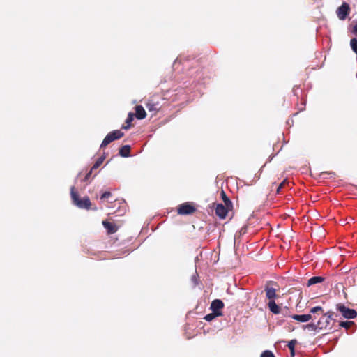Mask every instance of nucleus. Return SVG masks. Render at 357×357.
I'll return each instance as SVG.
<instances>
[{"instance_id": "nucleus-1", "label": "nucleus", "mask_w": 357, "mask_h": 357, "mask_svg": "<svg viewBox=\"0 0 357 357\" xmlns=\"http://www.w3.org/2000/svg\"><path fill=\"white\" fill-rule=\"evenodd\" d=\"M337 317V314L330 310L323 314V316L318 320L317 324L320 330L331 329L335 322V317Z\"/></svg>"}, {"instance_id": "nucleus-2", "label": "nucleus", "mask_w": 357, "mask_h": 357, "mask_svg": "<svg viewBox=\"0 0 357 357\" xmlns=\"http://www.w3.org/2000/svg\"><path fill=\"white\" fill-rule=\"evenodd\" d=\"M70 196L74 205L82 209H89L91 201L88 197L80 199L78 193L75 191V187L70 188Z\"/></svg>"}, {"instance_id": "nucleus-3", "label": "nucleus", "mask_w": 357, "mask_h": 357, "mask_svg": "<svg viewBox=\"0 0 357 357\" xmlns=\"http://www.w3.org/2000/svg\"><path fill=\"white\" fill-rule=\"evenodd\" d=\"M336 310L342 314L343 318L347 319H352L357 317V312L354 309H351L343 303L337 304Z\"/></svg>"}, {"instance_id": "nucleus-4", "label": "nucleus", "mask_w": 357, "mask_h": 357, "mask_svg": "<svg viewBox=\"0 0 357 357\" xmlns=\"http://www.w3.org/2000/svg\"><path fill=\"white\" fill-rule=\"evenodd\" d=\"M123 135L124 133L119 130H115L109 132L102 142L100 147L102 148L107 146L112 142L120 139Z\"/></svg>"}, {"instance_id": "nucleus-5", "label": "nucleus", "mask_w": 357, "mask_h": 357, "mask_svg": "<svg viewBox=\"0 0 357 357\" xmlns=\"http://www.w3.org/2000/svg\"><path fill=\"white\" fill-rule=\"evenodd\" d=\"M349 5L346 2H343L342 4L337 9V15L340 20H344L349 15Z\"/></svg>"}, {"instance_id": "nucleus-6", "label": "nucleus", "mask_w": 357, "mask_h": 357, "mask_svg": "<svg viewBox=\"0 0 357 357\" xmlns=\"http://www.w3.org/2000/svg\"><path fill=\"white\" fill-rule=\"evenodd\" d=\"M195 208L189 203H184L179 206L178 213L180 215H190L195 211Z\"/></svg>"}, {"instance_id": "nucleus-7", "label": "nucleus", "mask_w": 357, "mask_h": 357, "mask_svg": "<svg viewBox=\"0 0 357 357\" xmlns=\"http://www.w3.org/2000/svg\"><path fill=\"white\" fill-rule=\"evenodd\" d=\"M224 303L220 299H215L211 302L210 309L216 313H222L220 310L223 308Z\"/></svg>"}, {"instance_id": "nucleus-8", "label": "nucleus", "mask_w": 357, "mask_h": 357, "mask_svg": "<svg viewBox=\"0 0 357 357\" xmlns=\"http://www.w3.org/2000/svg\"><path fill=\"white\" fill-rule=\"evenodd\" d=\"M227 208L222 204H218L215 208V214L221 219L225 218L228 213Z\"/></svg>"}, {"instance_id": "nucleus-9", "label": "nucleus", "mask_w": 357, "mask_h": 357, "mask_svg": "<svg viewBox=\"0 0 357 357\" xmlns=\"http://www.w3.org/2000/svg\"><path fill=\"white\" fill-rule=\"evenodd\" d=\"M264 289L266 291V297L269 300V301H275V298L277 297L276 289L273 287H270L268 285L265 286Z\"/></svg>"}, {"instance_id": "nucleus-10", "label": "nucleus", "mask_w": 357, "mask_h": 357, "mask_svg": "<svg viewBox=\"0 0 357 357\" xmlns=\"http://www.w3.org/2000/svg\"><path fill=\"white\" fill-rule=\"evenodd\" d=\"M102 225L104 227L107 229L108 234H114L118 230V227L113 222L105 220L102 222Z\"/></svg>"}, {"instance_id": "nucleus-11", "label": "nucleus", "mask_w": 357, "mask_h": 357, "mask_svg": "<svg viewBox=\"0 0 357 357\" xmlns=\"http://www.w3.org/2000/svg\"><path fill=\"white\" fill-rule=\"evenodd\" d=\"M291 318L298 321L305 323L312 319V316L311 314H294L291 316Z\"/></svg>"}, {"instance_id": "nucleus-12", "label": "nucleus", "mask_w": 357, "mask_h": 357, "mask_svg": "<svg viewBox=\"0 0 357 357\" xmlns=\"http://www.w3.org/2000/svg\"><path fill=\"white\" fill-rule=\"evenodd\" d=\"M146 116V111L142 105H137L135 107V116L137 119L142 120Z\"/></svg>"}, {"instance_id": "nucleus-13", "label": "nucleus", "mask_w": 357, "mask_h": 357, "mask_svg": "<svg viewBox=\"0 0 357 357\" xmlns=\"http://www.w3.org/2000/svg\"><path fill=\"white\" fill-rule=\"evenodd\" d=\"M269 310L274 314L280 313V307L276 304L275 301H269L268 303Z\"/></svg>"}, {"instance_id": "nucleus-14", "label": "nucleus", "mask_w": 357, "mask_h": 357, "mask_svg": "<svg viewBox=\"0 0 357 357\" xmlns=\"http://www.w3.org/2000/svg\"><path fill=\"white\" fill-rule=\"evenodd\" d=\"M324 281V278L321 276H313L310 278L307 283V287H310L312 285L321 283Z\"/></svg>"}, {"instance_id": "nucleus-15", "label": "nucleus", "mask_w": 357, "mask_h": 357, "mask_svg": "<svg viewBox=\"0 0 357 357\" xmlns=\"http://www.w3.org/2000/svg\"><path fill=\"white\" fill-rule=\"evenodd\" d=\"M130 145H124L120 148L119 153L123 158H128L130 156Z\"/></svg>"}, {"instance_id": "nucleus-16", "label": "nucleus", "mask_w": 357, "mask_h": 357, "mask_svg": "<svg viewBox=\"0 0 357 357\" xmlns=\"http://www.w3.org/2000/svg\"><path fill=\"white\" fill-rule=\"evenodd\" d=\"M146 108L149 112H157L160 109L158 102H153V101H149L146 104Z\"/></svg>"}, {"instance_id": "nucleus-17", "label": "nucleus", "mask_w": 357, "mask_h": 357, "mask_svg": "<svg viewBox=\"0 0 357 357\" xmlns=\"http://www.w3.org/2000/svg\"><path fill=\"white\" fill-rule=\"evenodd\" d=\"M303 329L308 330L310 331L319 332L320 331L318 324L310 323L303 326Z\"/></svg>"}, {"instance_id": "nucleus-18", "label": "nucleus", "mask_w": 357, "mask_h": 357, "mask_svg": "<svg viewBox=\"0 0 357 357\" xmlns=\"http://www.w3.org/2000/svg\"><path fill=\"white\" fill-rule=\"evenodd\" d=\"M221 315H222V313H216V312H214L212 311L211 313L206 314L204 317V319L207 321H211L213 320L215 317L221 316Z\"/></svg>"}, {"instance_id": "nucleus-19", "label": "nucleus", "mask_w": 357, "mask_h": 357, "mask_svg": "<svg viewBox=\"0 0 357 357\" xmlns=\"http://www.w3.org/2000/svg\"><path fill=\"white\" fill-rule=\"evenodd\" d=\"M104 160H105L104 156H101V157L98 158L97 159V160L95 162V163L93 164V165L92 166L91 170H95V169H98L101 165V164L103 162Z\"/></svg>"}, {"instance_id": "nucleus-20", "label": "nucleus", "mask_w": 357, "mask_h": 357, "mask_svg": "<svg viewBox=\"0 0 357 357\" xmlns=\"http://www.w3.org/2000/svg\"><path fill=\"white\" fill-rule=\"evenodd\" d=\"M353 324H354V322L352 321H342L340 322L339 326L348 329Z\"/></svg>"}, {"instance_id": "nucleus-21", "label": "nucleus", "mask_w": 357, "mask_h": 357, "mask_svg": "<svg viewBox=\"0 0 357 357\" xmlns=\"http://www.w3.org/2000/svg\"><path fill=\"white\" fill-rule=\"evenodd\" d=\"M350 46L353 52H357V38H353L350 40Z\"/></svg>"}, {"instance_id": "nucleus-22", "label": "nucleus", "mask_w": 357, "mask_h": 357, "mask_svg": "<svg viewBox=\"0 0 357 357\" xmlns=\"http://www.w3.org/2000/svg\"><path fill=\"white\" fill-rule=\"evenodd\" d=\"M222 199H223L225 206L227 207L231 206L232 203H231V200L226 196L224 191H222Z\"/></svg>"}, {"instance_id": "nucleus-23", "label": "nucleus", "mask_w": 357, "mask_h": 357, "mask_svg": "<svg viewBox=\"0 0 357 357\" xmlns=\"http://www.w3.org/2000/svg\"><path fill=\"white\" fill-rule=\"evenodd\" d=\"M260 357H275L273 353L270 350H265L261 354Z\"/></svg>"}, {"instance_id": "nucleus-24", "label": "nucleus", "mask_w": 357, "mask_h": 357, "mask_svg": "<svg viewBox=\"0 0 357 357\" xmlns=\"http://www.w3.org/2000/svg\"><path fill=\"white\" fill-rule=\"evenodd\" d=\"M296 343H297L296 340H291V341H289L288 342L287 347L289 349L290 351H293Z\"/></svg>"}, {"instance_id": "nucleus-25", "label": "nucleus", "mask_w": 357, "mask_h": 357, "mask_svg": "<svg viewBox=\"0 0 357 357\" xmlns=\"http://www.w3.org/2000/svg\"><path fill=\"white\" fill-rule=\"evenodd\" d=\"M310 312L312 314H315L317 313L318 312H323V308L321 306H315L312 307Z\"/></svg>"}, {"instance_id": "nucleus-26", "label": "nucleus", "mask_w": 357, "mask_h": 357, "mask_svg": "<svg viewBox=\"0 0 357 357\" xmlns=\"http://www.w3.org/2000/svg\"><path fill=\"white\" fill-rule=\"evenodd\" d=\"M133 119H134V114L132 112H129L128 117L126 120V123L128 124H130L131 122L133 121Z\"/></svg>"}, {"instance_id": "nucleus-27", "label": "nucleus", "mask_w": 357, "mask_h": 357, "mask_svg": "<svg viewBox=\"0 0 357 357\" xmlns=\"http://www.w3.org/2000/svg\"><path fill=\"white\" fill-rule=\"evenodd\" d=\"M112 195L111 192H109V191H106L105 192H103L101 196H100V199H105L106 198H108L110 196Z\"/></svg>"}, {"instance_id": "nucleus-28", "label": "nucleus", "mask_w": 357, "mask_h": 357, "mask_svg": "<svg viewBox=\"0 0 357 357\" xmlns=\"http://www.w3.org/2000/svg\"><path fill=\"white\" fill-rule=\"evenodd\" d=\"M197 278H198V275L197 273H195L192 277H191V280L192 282L194 283L195 285H197L198 284V280H197Z\"/></svg>"}, {"instance_id": "nucleus-29", "label": "nucleus", "mask_w": 357, "mask_h": 357, "mask_svg": "<svg viewBox=\"0 0 357 357\" xmlns=\"http://www.w3.org/2000/svg\"><path fill=\"white\" fill-rule=\"evenodd\" d=\"M351 33L355 35L356 36H357V22H356V24L354 25V26L352 28Z\"/></svg>"}, {"instance_id": "nucleus-30", "label": "nucleus", "mask_w": 357, "mask_h": 357, "mask_svg": "<svg viewBox=\"0 0 357 357\" xmlns=\"http://www.w3.org/2000/svg\"><path fill=\"white\" fill-rule=\"evenodd\" d=\"M93 170H91H91H90L87 174H86V175L85 176V177H84V181H86L90 178V176H91V173H92V172H93Z\"/></svg>"}, {"instance_id": "nucleus-31", "label": "nucleus", "mask_w": 357, "mask_h": 357, "mask_svg": "<svg viewBox=\"0 0 357 357\" xmlns=\"http://www.w3.org/2000/svg\"><path fill=\"white\" fill-rule=\"evenodd\" d=\"M130 128V124H128V123H126V126H122V129H124V130H128Z\"/></svg>"}, {"instance_id": "nucleus-32", "label": "nucleus", "mask_w": 357, "mask_h": 357, "mask_svg": "<svg viewBox=\"0 0 357 357\" xmlns=\"http://www.w3.org/2000/svg\"><path fill=\"white\" fill-rule=\"evenodd\" d=\"M281 188H282V185H279L278 186V188H277L276 192H277V193H279V192H280V190H281Z\"/></svg>"}, {"instance_id": "nucleus-33", "label": "nucleus", "mask_w": 357, "mask_h": 357, "mask_svg": "<svg viewBox=\"0 0 357 357\" xmlns=\"http://www.w3.org/2000/svg\"><path fill=\"white\" fill-rule=\"evenodd\" d=\"M287 182V179H284L280 185H282V188L284 186V183Z\"/></svg>"}, {"instance_id": "nucleus-34", "label": "nucleus", "mask_w": 357, "mask_h": 357, "mask_svg": "<svg viewBox=\"0 0 357 357\" xmlns=\"http://www.w3.org/2000/svg\"><path fill=\"white\" fill-rule=\"evenodd\" d=\"M294 354H295V351L294 349L293 351H291V356H294Z\"/></svg>"}]
</instances>
